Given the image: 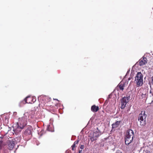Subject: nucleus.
<instances>
[{"instance_id": "8", "label": "nucleus", "mask_w": 153, "mask_h": 153, "mask_svg": "<svg viewBox=\"0 0 153 153\" xmlns=\"http://www.w3.org/2000/svg\"><path fill=\"white\" fill-rule=\"evenodd\" d=\"M134 136V132L131 129L128 130L126 132V136L127 137L133 138Z\"/></svg>"}, {"instance_id": "14", "label": "nucleus", "mask_w": 153, "mask_h": 153, "mask_svg": "<svg viewBox=\"0 0 153 153\" xmlns=\"http://www.w3.org/2000/svg\"><path fill=\"white\" fill-rule=\"evenodd\" d=\"M118 87L120 90H123L124 89V84L120 83L118 85Z\"/></svg>"}, {"instance_id": "26", "label": "nucleus", "mask_w": 153, "mask_h": 153, "mask_svg": "<svg viewBox=\"0 0 153 153\" xmlns=\"http://www.w3.org/2000/svg\"><path fill=\"white\" fill-rule=\"evenodd\" d=\"M36 99H34V101H36Z\"/></svg>"}, {"instance_id": "9", "label": "nucleus", "mask_w": 153, "mask_h": 153, "mask_svg": "<svg viewBox=\"0 0 153 153\" xmlns=\"http://www.w3.org/2000/svg\"><path fill=\"white\" fill-rule=\"evenodd\" d=\"M32 132V128L30 126H29L24 132V134L25 135H31Z\"/></svg>"}, {"instance_id": "4", "label": "nucleus", "mask_w": 153, "mask_h": 153, "mask_svg": "<svg viewBox=\"0 0 153 153\" xmlns=\"http://www.w3.org/2000/svg\"><path fill=\"white\" fill-rule=\"evenodd\" d=\"M15 140L11 138L8 140L6 145L8 148L10 150L12 149L15 145Z\"/></svg>"}, {"instance_id": "17", "label": "nucleus", "mask_w": 153, "mask_h": 153, "mask_svg": "<svg viewBox=\"0 0 153 153\" xmlns=\"http://www.w3.org/2000/svg\"><path fill=\"white\" fill-rule=\"evenodd\" d=\"M4 145V144L3 143V142L2 140H0V147H2Z\"/></svg>"}, {"instance_id": "5", "label": "nucleus", "mask_w": 153, "mask_h": 153, "mask_svg": "<svg viewBox=\"0 0 153 153\" xmlns=\"http://www.w3.org/2000/svg\"><path fill=\"white\" fill-rule=\"evenodd\" d=\"M129 97H124L121 99L120 107L121 109H123L126 107V104L129 102Z\"/></svg>"}, {"instance_id": "12", "label": "nucleus", "mask_w": 153, "mask_h": 153, "mask_svg": "<svg viewBox=\"0 0 153 153\" xmlns=\"http://www.w3.org/2000/svg\"><path fill=\"white\" fill-rule=\"evenodd\" d=\"M99 109V107L95 105L92 106L91 107V110L93 112H97Z\"/></svg>"}, {"instance_id": "13", "label": "nucleus", "mask_w": 153, "mask_h": 153, "mask_svg": "<svg viewBox=\"0 0 153 153\" xmlns=\"http://www.w3.org/2000/svg\"><path fill=\"white\" fill-rule=\"evenodd\" d=\"M121 121H117L116 122H115L114 123H113L112 126H113V127H117L118 125H120V123Z\"/></svg>"}, {"instance_id": "19", "label": "nucleus", "mask_w": 153, "mask_h": 153, "mask_svg": "<svg viewBox=\"0 0 153 153\" xmlns=\"http://www.w3.org/2000/svg\"><path fill=\"white\" fill-rule=\"evenodd\" d=\"M84 148V145H81L80 146V149H81V150H82V149Z\"/></svg>"}, {"instance_id": "28", "label": "nucleus", "mask_w": 153, "mask_h": 153, "mask_svg": "<svg viewBox=\"0 0 153 153\" xmlns=\"http://www.w3.org/2000/svg\"><path fill=\"white\" fill-rule=\"evenodd\" d=\"M150 93H151V91H150Z\"/></svg>"}, {"instance_id": "2", "label": "nucleus", "mask_w": 153, "mask_h": 153, "mask_svg": "<svg viewBox=\"0 0 153 153\" xmlns=\"http://www.w3.org/2000/svg\"><path fill=\"white\" fill-rule=\"evenodd\" d=\"M143 75L140 72L137 73L135 77V82L137 87L141 86L143 83Z\"/></svg>"}, {"instance_id": "21", "label": "nucleus", "mask_w": 153, "mask_h": 153, "mask_svg": "<svg viewBox=\"0 0 153 153\" xmlns=\"http://www.w3.org/2000/svg\"><path fill=\"white\" fill-rule=\"evenodd\" d=\"M72 148H74L75 147V144L74 143L73 144V145L71 146Z\"/></svg>"}, {"instance_id": "11", "label": "nucleus", "mask_w": 153, "mask_h": 153, "mask_svg": "<svg viewBox=\"0 0 153 153\" xmlns=\"http://www.w3.org/2000/svg\"><path fill=\"white\" fill-rule=\"evenodd\" d=\"M147 59L146 57H143V59H140L139 62V64L140 66L145 65L146 63Z\"/></svg>"}, {"instance_id": "3", "label": "nucleus", "mask_w": 153, "mask_h": 153, "mask_svg": "<svg viewBox=\"0 0 153 153\" xmlns=\"http://www.w3.org/2000/svg\"><path fill=\"white\" fill-rule=\"evenodd\" d=\"M145 111H142L141 113L139 114L138 118V120L140 123L141 126H144L146 124V118L147 115L145 114Z\"/></svg>"}, {"instance_id": "18", "label": "nucleus", "mask_w": 153, "mask_h": 153, "mask_svg": "<svg viewBox=\"0 0 153 153\" xmlns=\"http://www.w3.org/2000/svg\"><path fill=\"white\" fill-rule=\"evenodd\" d=\"M79 142V140H77L74 143L75 144H77L78 143V142Z\"/></svg>"}, {"instance_id": "27", "label": "nucleus", "mask_w": 153, "mask_h": 153, "mask_svg": "<svg viewBox=\"0 0 153 153\" xmlns=\"http://www.w3.org/2000/svg\"><path fill=\"white\" fill-rule=\"evenodd\" d=\"M108 138H105V139H107Z\"/></svg>"}, {"instance_id": "1", "label": "nucleus", "mask_w": 153, "mask_h": 153, "mask_svg": "<svg viewBox=\"0 0 153 153\" xmlns=\"http://www.w3.org/2000/svg\"><path fill=\"white\" fill-rule=\"evenodd\" d=\"M26 120L24 117L19 118V122L13 126V130L15 134H17L26 125Z\"/></svg>"}, {"instance_id": "15", "label": "nucleus", "mask_w": 153, "mask_h": 153, "mask_svg": "<svg viewBox=\"0 0 153 153\" xmlns=\"http://www.w3.org/2000/svg\"><path fill=\"white\" fill-rule=\"evenodd\" d=\"M51 125H48L47 126V129L49 131H53V129H51Z\"/></svg>"}, {"instance_id": "23", "label": "nucleus", "mask_w": 153, "mask_h": 153, "mask_svg": "<svg viewBox=\"0 0 153 153\" xmlns=\"http://www.w3.org/2000/svg\"><path fill=\"white\" fill-rule=\"evenodd\" d=\"M27 100H28V101H30V100H30V99H27Z\"/></svg>"}, {"instance_id": "25", "label": "nucleus", "mask_w": 153, "mask_h": 153, "mask_svg": "<svg viewBox=\"0 0 153 153\" xmlns=\"http://www.w3.org/2000/svg\"><path fill=\"white\" fill-rule=\"evenodd\" d=\"M74 148H72V149L73 150H74Z\"/></svg>"}, {"instance_id": "6", "label": "nucleus", "mask_w": 153, "mask_h": 153, "mask_svg": "<svg viewBox=\"0 0 153 153\" xmlns=\"http://www.w3.org/2000/svg\"><path fill=\"white\" fill-rule=\"evenodd\" d=\"M97 130L95 131L93 133V136L91 137L92 141L96 140L97 138L102 134L101 131L97 128Z\"/></svg>"}, {"instance_id": "24", "label": "nucleus", "mask_w": 153, "mask_h": 153, "mask_svg": "<svg viewBox=\"0 0 153 153\" xmlns=\"http://www.w3.org/2000/svg\"><path fill=\"white\" fill-rule=\"evenodd\" d=\"M53 100H57V101H58V100L57 99H53Z\"/></svg>"}, {"instance_id": "20", "label": "nucleus", "mask_w": 153, "mask_h": 153, "mask_svg": "<svg viewBox=\"0 0 153 153\" xmlns=\"http://www.w3.org/2000/svg\"><path fill=\"white\" fill-rule=\"evenodd\" d=\"M104 146V143H101L100 145V147H103Z\"/></svg>"}, {"instance_id": "7", "label": "nucleus", "mask_w": 153, "mask_h": 153, "mask_svg": "<svg viewBox=\"0 0 153 153\" xmlns=\"http://www.w3.org/2000/svg\"><path fill=\"white\" fill-rule=\"evenodd\" d=\"M34 99H32V98H30L29 97H27L26 98L24 99V101L21 102V103H23L25 102V103H24V104L26 103H32L31 101H34Z\"/></svg>"}, {"instance_id": "16", "label": "nucleus", "mask_w": 153, "mask_h": 153, "mask_svg": "<svg viewBox=\"0 0 153 153\" xmlns=\"http://www.w3.org/2000/svg\"><path fill=\"white\" fill-rule=\"evenodd\" d=\"M21 140V137L20 136H18L15 138L14 140L17 142H19Z\"/></svg>"}, {"instance_id": "22", "label": "nucleus", "mask_w": 153, "mask_h": 153, "mask_svg": "<svg viewBox=\"0 0 153 153\" xmlns=\"http://www.w3.org/2000/svg\"><path fill=\"white\" fill-rule=\"evenodd\" d=\"M151 79H152V84L153 85V76H152L151 77Z\"/></svg>"}, {"instance_id": "10", "label": "nucleus", "mask_w": 153, "mask_h": 153, "mask_svg": "<svg viewBox=\"0 0 153 153\" xmlns=\"http://www.w3.org/2000/svg\"><path fill=\"white\" fill-rule=\"evenodd\" d=\"M133 140V138H130L126 137L125 138V143L126 145H128L132 142Z\"/></svg>"}]
</instances>
